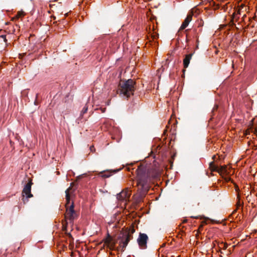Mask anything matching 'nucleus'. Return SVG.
Returning <instances> with one entry per match:
<instances>
[{"label": "nucleus", "mask_w": 257, "mask_h": 257, "mask_svg": "<svg viewBox=\"0 0 257 257\" xmlns=\"http://www.w3.org/2000/svg\"><path fill=\"white\" fill-rule=\"evenodd\" d=\"M25 15V13L24 11H19L17 13V15L15 17L13 18L12 20L13 21L14 19H18L19 18L24 16Z\"/></svg>", "instance_id": "16"}, {"label": "nucleus", "mask_w": 257, "mask_h": 257, "mask_svg": "<svg viewBox=\"0 0 257 257\" xmlns=\"http://www.w3.org/2000/svg\"><path fill=\"white\" fill-rule=\"evenodd\" d=\"M136 187L140 196L143 197L149 190L151 181L157 178L160 175L159 171L155 168L147 169L143 165H140L136 170Z\"/></svg>", "instance_id": "1"}, {"label": "nucleus", "mask_w": 257, "mask_h": 257, "mask_svg": "<svg viewBox=\"0 0 257 257\" xmlns=\"http://www.w3.org/2000/svg\"><path fill=\"white\" fill-rule=\"evenodd\" d=\"M158 36H159L158 34H156V35H152V37L153 38V39H156V38H158Z\"/></svg>", "instance_id": "22"}, {"label": "nucleus", "mask_w": 257, "mask_h": 257, "mask_svg": "<svg viewBox=\"0 0 257 257\" xmlns=\"http://www.w3.org/2000/svg\"><path fill=\"white\" fill-rule=\"evenodd\" d=\"M148 240V236L145 233H140L137 242L140 247L142 249H146L147 247V243Z\"/></svg>", "instance_id": "5"}, {"label": "nucleus", "mask_w": 257, "mask_h": 257, "mask_svg": "<svg viewBox=\"0 0 257 257\" xmlns=\"http://www.w3.org/2000/svg\"><path fill=\"white\" fill-rule=\"evenodd\" d=\"M218 108V105L215 104L211 112V118H210V120H212L214 118V116L216 115Z\"/></svg>", "instance_id": "12"}, {"label": "nucleus", "mask_w": 257, "mask_h": 257, "mask_svg": "<svg viewBox=\"0 0 257 257\" xmlns=\"http://www.w3.org/2000/svg\"><path fill=\"white\" fill-rule=\"evenodd\" d=\"M215 156H213V159H214L215 158Z\"/></svg>", "instance_id": "30"}, {"label": "nucleus", "mask_w": 257, "mask_h": 257, "mask_svg": "<svg viewBox=\"0 0 257 257\" xmlns=\"http://www.w3.org/2000/svg\"><path fill=\"white\" fill-rule=\"evenodd\" d=\"M136 82L131 79L127 80H121L117 90V93L121 97L129 98L134 94Z\"/></svg>", "instance_id": "2"}, {"label": "nucleus", "mask_w": 257, "mask_h": 257, "mask_svg": "<svg viewBox=\"0 0 257 257\" xmlns=\"http://www.w3.org/2000/svg\"><path fill=\"white\" fill-rule=\"evenodd\" d=\"M73 185V183H71L70 186L68 189H67L65 191V194H66L65 199H66V203L65 205L66 208H67V207H69L68 205L70 202V194L72 193V186ZM74 190H73V192H74Z\"/></svg>", "instance_id": "9"}, {"label": "nucleus", "mask_w": 257, "mask_h": 257, "mask_svg": "<svg viewBox=\"0 0 257 257\" xmlns=\"http://www.w3.org/2000/svg\"><path fill=\"white\" fill-rule=\"evenodd\" d=\"M120 169L114 170L111 171H103L99 173V176L102 178H108L112 175V173H115L118 172Z\"/></svg>", "instance_id": "10"}, {"label": "nucleus", "mask_w": 257, "mask_h": 257, "mask_svg": "<svg viewBox=\"0 0 257 257\" xmlns=\"http://www.w3.org/2000/svg\"><path fill=\"white\" fill-rule=\"evenodd\" d=\"M100 109L101 110L102 112H104L106 108H100Z\"/></svg>", "instance_id": "23"}, {"label": "nucleus", "mask_w": 257, "mask_h": 257, "mask_svg": "<svg viewBox=\"0 0 257 257\" xmlns=\"http://www.w3.org/2000/svg\"><path fill=\"white\" fill-rule=\"evenodd\" d=\"M131 193L126 190H123L117 195V198L120 201L126 200L130 197Z\"/></svg>", "instance_id": "8"}, {"label": "nucleus", "mask_w": 257, "mask_h": 257, "mask_svg": "<svg viewBox=\"0 0 257 257\" xmlns=\"http://www.w3.org/2000/svg\"><path fill=\"white\" fill-rule=\"evenodd\" d=\"M32 182L30 181L24 186V189L22 191V195L23 197L25 196H26V198H29L33 197V195L31 193V186L32 185Z\"/></svg>", "instance_id": "6"}, {"label": "nucleus", "mask_w": 257, "mask_h": 257, "mask_svg": "<svg viewBox=\"0 0 257 257\" xmlns=\"http://www.w3.org/2000/svg\"><path fill=\"white\" fill-rule=\"evenodd\" d=\"M209 168L211 171L218 172V166L216 165L214 162H211L209 163Z\"/></svg>", "instance_id": "13"}, {"label": "nucleus", "mask_w": 257, "mask_h": 257, "mask_svg": "<svg viewBox=\"0 0 257 257\" xmlns=\"http://www.w3.org/2000/svg\"><path fill=\"white\" fill-rule=\"evenodd\" d=\"M68 235L69 237H72L70 233Z\"/></svg>", "instance_id": "28"}, {"label": "nucleus", "mask_w": 257, "mask_h": 257, "mask_svg": "<svg viewBox=\"0 0 257 257\" xmlns=\"http://www.w3.org/2000/svg\"><path fill=\"white\" fill-rule=\"evenodd\" d=\"M66 225H67V223L66 224V225L65 226L63 225V230H66Z\"/></svg>", "instance_id": "24"}, {"label": "nucleus", "mask_w": 257, "mask_h": 257, "mask_svg": "<svg viewBox=\"0 0 257 257\" xmlns=\"http://www.w3.org/2000/svg\"><path fill=\"white\" fill-rule=\"evenodd\" d=\"M193 15V10H192L190 12H189L187 16V17L182 24L180 30H183L185 29L189 25V23L191 21L192 19V17Z\"/></svg>", "instance_id": "7"}, {"label": "nucleus", "mask_w": 257, "mask_h": 257, "mask_svg": "<svg viewBox=\"0 0 257 257\" xmlns=\"http://www.w3.org/2000/svg\"><path fill=\"white\" fill-rule=\"evenodd\" d=\"M38 97V94H37L36 96V99H35V102H34V103H35V105H37L38 104V103H37Z\"/></svg>", "instance_id": "20"}, {"label": "nucleus", "mask_w": 257, "mask_h": 257, "mask_svg": "<svg viewBox=\"0 0 257 257\" xmlns=\"http://www.w3.org/2000/svg\"><path fill=\"white\" fill-rule=\"evenodd\" d=\"M127 170H128V171H131V168H130V167H128V168H127Z\"/></svg>", "instance_id": "26"}, {"label": "nucleus", "mask_w": 257, "mask_h": 257, "mask_svg": "<svg viewBox=\"0 0 257 257\" xmlns=\"http://www.w3.org/2000/svg\"><path fill=\"white\" fill-rule=\"evenodd\" d=\"M193 13H194V9H193ZM195 11H196V10H195Z\"/></svg>", "instance_id": "29"}, {"label": "nucleus", "mask_w": 257, "mask_h": 257, "mask_svg": "<svg viewBox=\"0 0 257 257\" xmlns=\"http://www.w3.org/2000/svg\"><path fill=\"white\" fill-rule=\"evenodd\" d=\"M187 219H184V220L183 221V222H183V223H184L187 222Z\"/></svg>", "instance_id": "25"}, {"label": "nucleus", "mask_w": 257, "mask_h": 257, "mask_svg": "<svg viewBox=\"0 0 257 257\" xmlns=\"http://www.w3.org/2000/svg\"><path fill=\"white\" fill-rule=\"evenodd\" d=\"M227 245L226 244L224 245V248H226Z\"/></svg>", "instance_id": "27"}, {"label": "nucleus", "mask_w": 257, "mask_h": 257, "mask_svg": "<svg viewBox=\"0 0 257 257\" xmlns=\"http://www.w3.org/2000/svg\"><path fill=\"white\" fill-rule=\"evenodd\" d=\"M111 238L109 234H108V238L105 239L104 242L106 244H109L111 241Z\"/></svg>", "instance_id": "18"}, {"label": "nucleus", "mask_w": 257, "mask_h": 257, "mask_svg": "<svg viewBox=\"0 0 257 257\" xmlns=\"http://www.w3.org/2000/svg\"><path fill=\"white\" fill-rule=\"evenodd\" d=\"M90 151H91V152H93V151H95V148H94V146H90Z\"/></svg>", "instance_id": "21"}, {"label": "nucleus", "mask_w": 257, "mask_h": 257, "mask_svg": "<svg viewBox=\"0 0 257 257\" xmlns=\"http://www.w3.org/2000/svg\"><path fill=\"white\" fill-rule=\"evenodd\" d=\"M88 110V106L86 104L84 107H83V109L81 111L80 117H82L83 115L86 113Z\"/></svg>", "instance_id": "17"}, {"label": "nucleus", "mask_w": 257, "mask_h": 257, "mask_svg": "<svg viewBox=\"0 0 257 257\" xmlns=\"http://www.w3.org/2000/svg\"><path fill=\"white\" fill-rule=\"evenodd\" d=\"M193 54V53H191L185 55V57L183 60V65L185 68H187L188 67Z\"/></svg>", "instance_id": "11"}, {"label": "nucleus", "mask_w": 257, "mask_h": 257, "mask_svg": "<svg viewBox=\"0 0 257 257\" xmlns=\"http://www.w3.org/2000/svg\"><path fill=\"white\" fill-rule=\"evenodd\" d=\"M227 166L226 165L218 167V173L220 174H224L227 172Z\"/></svg>", "instance_id": "14"}, {"label": "nucleus", "mask_w": 257, "mask_h": 257, "mask_svg": "<svg viewBox=\"0 0 257 257\" xmlns=\"http://www.w3.org/2000/svg\"><path fill=\"white\" fill-rule=\"evenodd\" d=\"M74 203L72 202L70 205L66 208V212L65 217L66 218L68 219L70 222H73L78 216V214L74 210Z\"/></svg>", "instance_id": "4"}, {"label": "nucleus", "mask_w": 257, "mask_h": 257, "mask_svg": "<svg viewBox=\"0 0 257 257\" xmlns=\"http://www.w3.org/2000/svg\"><path fill=\"white\" fill-rule=\"evenodd\" d=\"M248 9L244 5L241 4L238 10L236 11L237 14L241 15L244 11H247Z\"/></svg>", "instance_id": "15"}, {"label": "nucleus", "mask_w": 257, "mask_h": 257, "mask_svg": "<svg viewBox=\"0 0 257 257\" xmlns=\"http://www.w3.org/2000/svg\"><path fill=\"white\" fill-rule=\"evenodd\" d=\"M198 27H202L203 25V22L202 20L198 21Z\"/></svg>", "instance_id": "19"}, {"label": "nucleus", "mask_w": 257, "mask_h": 257, "mask_svg": "<svg viewBox=\"0 0 257 257\" xmlns=\"http://www.w3.org/2000/svg\"><path fill=\"white\" fill-rule=\"evenodd\" d=\"M245 17V14H244L243 16V17Z\"/></svg>", "instance_id": "31"}, {"label": "nucleus", "mask_w": 257, "mask_h": 257, "mask_svg": "<svg viewBox=\"0 0 257 257\" xmlns=\"http://www.w3.org/2000/svg\"><path fill=\"white\" fill-rule=\"evenodd\" d=\"M133 238V235L130 233L127 229L122 230L120 232L117 239L119 240V246L121 250L124 251L130 240Z\"/></svg>", "instance_id": "3"}]
</instances>
